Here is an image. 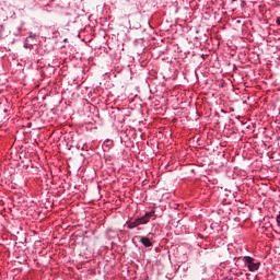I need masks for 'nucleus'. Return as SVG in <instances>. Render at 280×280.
Wrapping results in <instances>:
<instances>
[{
  "label": "nucleus",
  "instance_id": "obj_1",
  "mask_svg": "<svg viewBox=\"0 0 280 280\" xmlns=\"http://www.w3.org/2000/svg\"><path fill=\"white\" fill-rule=\"evenodd\" d=\"M154 215V212H147L145 215L136 219L135 221L127 222L129 229H136V226H141V224H148L150 218Z\"/></svg>",
  "mask_w": 280,
  "mask_h": 280
},
{
  "label": "nucleus",
  "instance_id": "obj_2",
  "mask_svg": "<svg viewBox=\"0 0 280 280\" xmlns=\"http://www.w3.org/2000/svg\"><path fill=\"white\" fill-rule=\"evenodd\" d=\"M244 264L247 266L249 272H255V270H259L260 262H255V258L250 256H245Z\"/></svg>",
  "mask_w": 280,
  "mask_h": 280
},
{
  "label": "nucleus",
  "instance_id": "obj_3",
  "mask_svg": "<svg viewBox=\"0 0 280 280\" xmlns=\"http://www.w3.org/2000/svg\"><path fill=\"white\" fill-rule=\"evenodd\" d=\"M140 242L145 246V248H150V246H152V241L147 236H141Z\"/></svg>",
  "mask_w": 280,
  "mask_h": 280
},
{
  "label": "nucleus",
  "instance_id": "obj_4",
  "mask_svg": "<svg viewBox=\"0 0 280 280\" xmlns=\"http://www.w3.org/2000/svg\"><path fill=\"white\" fill-rule=\"evenodd\" d=\"M277 222H278V226H280V212H279V214L277 215Z\"/></svg>",
  "mask_w": 280,
  "mask_h": 280
},
{
  "label": "nucleus",
  "instance_id": "obj_5",
  "mask_svg": "<svg viewBox=\"0 0 280 280\" xmlns=\"http://www.w3.org/2000/svg\"><path fill=\"white\" fill-rule=\"evenodd\" d=\"M276 23L280 25V16L277 18Z\"/></svg>",
  "mask_w": 280,
  "mask_h": 280
}]
</instances>
